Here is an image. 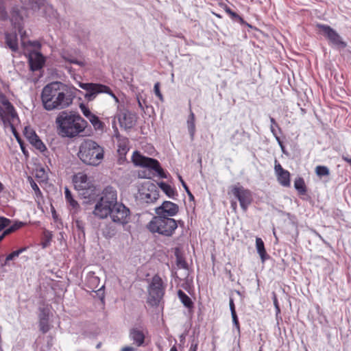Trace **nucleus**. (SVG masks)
<instances>
[{
	"label": "nucleus",
	"instance_id": "obj_1",
	"mask_svg": "<svg viewBox=\"0 0 351 351\" xmlns=\"http://www.w3.org/2000/svg\"><path fill=\"white\" fill-rule=\"evenodd\" d=\"M78 85L86 91L85 93L60 82H53L46 85L41 94V99L45 109L52 110L68 107L72 104L77 91L83 95L88 101H93L99 94L104 93L110 95L117 104L119 103L117 97L108 86L104 84L79 82Z\"/></svg>",
	"mask_w": 351,
	"mask_h": 351
},
{
	"label": "nucleus",
	"instance_id": "obj_2",
	"mask_svg": "<svg viewBox=\"0 0 351 351\" xmlns=\"http://www.w3.org/2000/svg\"><path fill=\"white\" fill-rule=\"evenodd\" d=\"M58 134L62 137L73 138L82 132L87 122L77 113L61 112L56 119Z\"/></svg>",
	"mask_w": 351,
	"mask_h": 351
},
{
	"label": "nucleus",
	"instance_id": "obj_3",
	"mask_svg": "<svg viewBox=\"0 0 351 351\" xmlns=\"http://www.w3.org/2000/svg\"><path fill=\"white\" fill-rule=\"evenodd\" d=\"M77 155L84 164L97 166L104 158V149L95 141L87 139L81 143Z\"/></svg>",
	"mask_w": 351,
	"mask_h": 351
},
{
	"label": "nucleus",
	"instance_id": "obj_4",
	"mask_svg": "<svg viewBox=\"0 0 351 351\" xmlns=\"http://www.w3.org/2000/svg\"><path fill=\"white\" fill-rule=\"evenodd\" d=\"M118 204L117 191L110 186H106L102 191L100 197L97 201L93 212L94 215L101 218H106L110 208Z\"/></svg>",
	"mask_w": 351,
	"mask_h": 351
},
{
	"label": "nucleus",
	"instance_id": "obj_5",
	"mask_svg": "<svg viewBox=\"0 0 351 351\" xmlns=\"http://www.w3.org/2000/svg\"><path fill=\"white\" fill-rule=\"evenodd\" d=\"M147 228L152 233L171 237L178 228V223L171 217L156 215L148 223Z\"/></svg>",
	"mask_w": 351,
	"mask_h": 351
},
{
	"label": "nucleus",
	"instance_id": "obj_6",
	"mask_svg": "<svg viewBox=\"0 0 351 351\" xmlns=\"http://www.w3.org/2000/svg\"><path fill=\"white\" fill-rule=\"evenodd\" d=\"M165 291V285L158 275L152 278L147 287V303L152 306H157L162 300Z\"/></svg>",
	"mask_w": 351,
	"mask_h": 351
},
{
	"label": "nucleus",
	"instance_id": "obj_7",
	"mask_svg": "<svg viewBox=\"0 0 351 351\" xmlns=\"http://www.w3.org/2000/svg\"><path fill=\"white\" fill-rule=\"evenodd\" d=\"M2 104L5 107L0 106V118L5 128L10 127L14 136L19 139L18 133L14 125L19 121V118L11 103L5 99L2 100ZM19 141V140H18Z\"/></svg>",
	"mask_w": 351,
	"mask_h": 351
},
{
	"label": "nucleus",
	"instance_id": "obj_8",
	"mask_svg": "<svg viewBox=\"0 0 351 351\" xmlns=\"http://www.w3.org/2000/svg\"><path fill=\"white\" fill-rule=\"evenodd\" d=\"M132 162L136 166L147 167L154 170L160 178H167V176L160 167L159 162L156 159L144 156L138 152L136 151L132 155Z\"/></svg>",
	"mask_w": 351,
	"mask_h": 351
},
{
	"label": "nucleus",
	"instance_id": "obj_9",
	"mask_svg": "<svg viewBox=\"0 0 351 351\" xmlns=\"http://www.w3.org/2000/svg\"><path fill=\"white\" fill-rule=\"evenodd\" d=\"M316 27L318 32L325 36L332 46L339 49H343L346 47V43L343 40L341 36L329 25L318 23Z\"/></svg>",
	"mask_w": 351,
	"mask_h": 351
},
{
	"label": "nucleus",
	"instance_id": "obj_10",
	"mask_svg": "<svg viewBox=\"0 0 351 351\" xmlns=\"http://www.w3.org/2000/svg\"><path fill=\"white\" fill-rule=\"evenodd\" d=\"M159 198V191L156 186L147 182L145 183L139 190V200L142 203L152 204Z\"/></svg>",
	"mask_w": 351,
	"mask_h": 351
},
{
	"label": "nucleus",
	"instance_id": "obj_11",
	"mask_svg": "<svg viewBox=\"0 0 351 351\" xmlns=\"http://www.w3.org/2000/svg\"><path fill=\"white\" fill-rule=\"evenodd\" d=\"M130 215V211L129 208L123 204L118 203L110 208L108 215H110L114 223L124 225L128 223Z\"/></svg>",
	"mask_w": 351,
	"mask_h": 351
},
{
	"label": "nucleus",
	"instance_id": "obj_12",
	"mask_svg": "<svg viewBox=\"0 0 351 351\" xmlns=\"http://www.w3.org/2000/svg\"><path fill=\"white\" fill-rule=\"evenodd\" d=\"M230 189L231 193L237 198L241 207L244 211H245L252 202L250 191L244 189V187L239 184L237 185L232 186Z\"/></svg>",
	"mask_w": 351,
	"mask_h": 351
},
{
	"label": "nucleus",
	"instance_id": "obj_13",
	"mask_svg": "<svg viewBox=\"0 0 351 351\" xmlns=\"http://www.w3.org/2000/svg\"><path fill=\"white\" fill-rule=\"evenodd\" d=\"M179 210L178 206L169 201H165L161 206L155 208L157 215L166 216L168 217L175 216Z\"/></svg>",
	"mask_w": 351,
	"mask_h": 351
},
{
	"label": "nucleus",
	"instance_id": "obj_14",
	"mask_svg": "<svg viewBox=\"0 0 351 351\" xmlns=\"http://www.w3.org/2000/svg\"><path fill=\"white\" fill-rule=\"evenodd\" d=\"M39 329L43 333H47L51 328L49 319L50 308L48 306H40L38 308Z\"/></svg>",
	"mask_w": 351,
	"mask_h": 351
},
{
	"label": "nucleus",
	"instance_id": "obj_15",
	"mask_svg": "<svg viewBox=\"0 0 351 351\" xmlns=\"http://www.w3.org/2000/svg\"><path fill=\"white\" fill-rule=\"evenodd\" d=\"M45 61L44 56L40 52L32 51L28 54V62L30 70L32 71L42 69Z\"/></svg>",
	"mask_w": 351,
	"mask_h": 351
},
{
	"label": "nucleus",
	"instance_id": "obj_16",
	"mask_svg": "<svg viewBox=\"0 0 351 351\" xmlns=\"http://www.w3.org/2000/svg\"><path fill=\"white\" fill-rule=\"evenodd\" d=\"M77 189L80 195L86 199L84 203L94 202L98 196L97 190L93 184H88L86 187H78Z\"/></svg>",
	"mask_w": 351,
	"mask_h": 351
},
{
	"label": "nucleus",
	"instance_id": "obj_17",
	"mask_svg": "<svg viewBox=\"0 0 351 351\" xmlns=\"http://www.w3.org/2000/svg\"><path fill=\"white\" fill-rule=\"evenodd\" d=\"M118 120L120 126L125 130L131 129L136 123L135 115L128 110L122 112L119 115Z\"/></svg>",
	"mask_w": 351,
	"mask_h": 351
},
{
	"label": "nucleus",
	"instance_id": "obj_18",
	"mask_svg": "<svg viewBox=\"0 0 351 351\" xmlns=\"http://www.w3.org/2000/svg\"><path fill=\"white\" fill-rule=\"evenodd\" d=\"M275 173L277 176L278 182L283 186H290V173L284 169L280 163H278L276 160L274 167Z\"/></svg>",
	"mask_w": 351,
	"mask_h": 351
},
{
	"label": "nucleus",
	"instance_id": "obj_19",
	"mask_svg": "<svg viewBox=\"0 0 351 351\" xmlns=\"http://www.w3.org/2000/svg\"><path fill=\"white\" fill-rule=\"evenodd\" d=\"M5 43L13 53H19L18 36L16 32L5 33Z\"/></svg>",
	"mask_w": 351,
	"mask_h": 351
},
{
	"label": "nucleus",
	"instance_id": "obj_20",
	"mask_svg": "<svg viewBox=\"0 0 351 351\" xmlns=\"http://www.w3.org/2000/svg\"><path fill=\"white\" fill-rule=\"evenodd\" d=\"M130 338L136 346H143L145 341V335L138 328H132L130 332Z\"/></svg>",
	"mask_w": 351,
	"mask_h": 351
},
{
	"label": "nucleus",
	"instance_id": "obj_21",
	"mask_svg": "<svg viewBox=\"0 0 351 351\" xmlns=\"http://www.w3.org/2000/svg\"><path fill=\"white\" fill-rule=\"evenodd\" d=\"M256 247L257 252L261 257L262 263H264L267 259L269 258V256L266 252L264 242L259 237L256 239Z\"/></svg>",
	"mask_w": 351,
	"mask_h": 351
},
{
	"label": "nucleus",
	"instance_id": "obj_22",
	"mask_svg": "<svg viewBox=\"0 0 351 351\" xmlns=\"http://www.w3.org/2000/svg\"><path fill=\"white\" fill-rule=\"evenodd\" d=\"M64 194L66 201L71 209L73 210L74 213H77L80 209V205L77 202L73 199L71 192L69 190V189L65 188Z\"/></svg>",
	"mask_w": 351,
	"mask_h": 351
},
{
	"label": "nucleus",
	"instance_id": "obj_23",
	"mask_svg": "<svg viewBox=\"0 0 351 351\" xmlns=\"http://www.w3.org/2000/svg\"><path fill=\"white\" fill-rule=\"evenodd\" d=\"M195 117L192 110H190V114L188 117L186 124L189 130V133L191 136V139L193 141L194 139V136L195 133Z\"/></svg>",
	"mask_w": 351,
	"mask_h": 351
},
{
	"label": "nucleus",
	"instance_id": "obj_24",
	"mask_svg": "<svg viewBox=\"0 0 351 351\" xmlns=\"http://www.w3.org/2000/svg\"><path fill=\"white\" fill-rule=\"evenodd\" d=\"M116 226L112 223H108L102 228V234L106 239L112 238L117 234Z\"/></svg>",
	"mask_w": 351,
	"mask_h": 351
},
{
	"label": "nucleus",
	"instance_id": "obj_25",
	"mask_svg": "<svg viewBox=\"0 0 351 351\" xmlns=\"http://www.w3.org/2000/svg\"><path fill=\"white\" fill-rule=\"evenodd\" d=\"M162 191L170 198L175 199L177 195L176 191L168 184L161 182L158 184Z\"/></svg>",
	"mask_w": 351,
	"mask_h": 351
},
{
	"label": "nucleus",
	"instance_id": "obj_26",
	"mask_svg": "<svg viewBox=\"0 0 351 351\" xmlns=\"http://www.w3.org/2000/svg\"><path fill=\"white\" fill-rule=\"evenodd\" d=\"M23 3L27 5L29 8L36 10H39L45 2V0H21Z\"/></svg>",
	"mask_w": 351,
	"mask_h": 351
},
{
	"label": "nucleus",
	"instance_id": "obj_27",
	"mask_svg": "<svg viewBox=\"0 0 351 351\" xmlns=\"http://www.w3.org/2000/svg\"><path fill=\"white\" fill-rule=\"evenodd\" d=\"M178 295L182 303L186 308H191L193 306L191 299L182 290L178 291Z\"/></svg>",
	"mask_w": 351,
	"mask_h": 351
},
{
	"label": "nucleus",
	"instance_id": "obj_28",
	"mask_svg": "<svg viewBox=\"0 0 351 351\" xmlns=\"http://www.w3.org/2000/svg\"><path fill=\"white\" fill-rule=\"evenodd\" d=\"M294 187L301 195H304L306 193V187L304 180L302 178H298L294 181Z\"/></svg>",
	"mask_w": 351,
	"mask_h": 351
},
{
	"label": "nucleus",
	"instance_id": "obj_29",
	"mask_svg": "<svg viewBox=\"0 0 351 351\" xmlns=\"http://www.w3.org/2000/svg\"><path fill=\"white\" fill-rule=\"evenodd\" d=\"M225 10L230 15V16L231 17V19L232 20H234L235 21H238L241 24H245L249 27H251L239 14H237L236 12H233L229 7L226 6Z\"/></svg>",
	"mask_w": 351,
	"mask_h": 351
},
{
	"label": "nucleus",
	"instance_id": "obj_30",
	"mask_svg": "<svg viewBox=\"0 0 351 351\" xmlns=\"http://www.w3.org/2000/svg\"><path fill=\"white\" fill-rule=\"evenodd\" d=\"M89 121L92 123L94 128L95 130H102L104 128V123L101 122L98 117L95 115L94 114L90 116V117L88 119Z\"/></svg>",
	"mask_w": 351,
	"mask_h": 351
},
{
	"label": "nucleus",
	"instance_id": "obj_31",
	"mask_svg": "<svg viewBox=\"0 0 351 351\" xmlns=\"http://www.w3.org/2000/svg\"><path fill=\"white\" fill-rule=\"evenodd\" d=\"M61 57L62 59L66 62H69V63L75 64L81 66H83L85 64L84 62L77 60L65 52L62 53Z\"/></svg>",
	"mask_w": 351,
	"mask_h": 351
},
{
	"label": "nucleus",
	"instance_id": "obj_32",
	"mask_svg": "<svg viewBox=\"0 0 351 351\" xmlns=\"http://www.w3.org/2000/svg\"><path fill=\"white\" fill-rule=\"evenodd\" d=\"M27 247H24L22 248H20L18 250L14 251L12 253H10V254H8L6 256L4 265H6L8 261L14 260L15 258L18 257L21 253L25 252L27 250Z\"/></svg>",
	"mask_w": 351,
	"mask_h": 351
},
{
	"label": "nucleus",
	"instance_id": "obj_33",
	"mask_svg": "<svg viewBox=\"0 0 351 351\" xmlns=\"http://www.w3.org/2000/svg\"><path fill=\"white\" fill-rule=\"evenodd\" d=\"M315 173L317 176L319 177H323V176H328L330 174L329 169L326 166H322L319 165L317 166L315 168Z\"/></svg>",
	"mask_w": 351,
	"mask_h": 351
},
{
	"label": "nucleus",
	"instance_id": "obj_34",
	"mask_svg": "<svg viewBox=\"0 0 351 351\" xmlns=\"http://www.w3.org/2000/svg\"><path fill=\"white\" fill-rule=\"evenodd\" d=\"M36 149H38L40 152H44L46 149V147L45 144L42 142V141L39 138L38 136L35 138L34 140L30 143Z\"/></svg>",
	"mask_w": 351,
	"mask_h": 351
},
{
	"label": "nucleus",
	"instance_id": "obj_35",
	"mask_svg": "<svg viewBox=\"0 0 351 351\" xmlns=\"http://www.w3.org/2000/svg\"><path fill=\"white\" fill-rule=\"evenodd\" d=\"M24 134L25 136H26V138L28 139V141H29V143H32L35 138H37V134H36V132L32 130L31 128H25V130H24Z\"/></svg>",
	"mask_w": 351,
	"mask_h": 351
},
{
	"label": "nucleus",
	"instance_id": "obj_36",
	"mask_svg": "<svg viewBox=\"0 0 351 351\" xmlns=\"http://www.w3.org/2000/svg\"><path fill=\"white\" fill-rule=\"evenodd\" d=\"M176 263L179 268L188 269V264L184 258L180 255L178 253H176Z\"/></svg>",
	"mask_w": 351,
	"mask_h": 351
},
{
	"label": "nucleus",
	"instance_id": "obj_37",
	"mask_svg": "<svg viewBox=\"0 0 351 351\" xmlns=\"http://www.w3.org/2000/svg\"><path fill=\"white\" fill-rule=\"evenodd\" d=\"M80 181H77L76 182V185L75 186L77 188L78 187H86L89 183H88V177L86 175H82L80 177Z\"/></svg>",
	"mask_w": 351,
	"mask_h": 351
},
{
	"label": "nucleus",
	"instance_id": "obj_38",
	"mask_svg": "<svg viewBox=\"0 0 351 351\" xmlns=\"http://www.w3.org/2000/svg\"><path fill=\"white\" fill-rule=\"evenodd\" d=\"M178 178H179V180L180 181L182 186L184 187V190L186 191V192L189 197L190 201H193L195 197H194L193 195L191 193V192L190 191L186 182L183 180L181 176H178Z\"/></svg>",
	"mask_w": 351,
	"mask_h": 351
},
{
	"label": "nucleus",
	"instance_id": "obj_39",
	"mask_svg": "<svg viewBox=\"0 0 351 351\" xmlns=\"http://www.w3.org/2000/svg\"><path fill=\"white\" fill-rule=\"evenodd\" d=\"M10 223L11 221L9 219H7L3 217H0V232L5 228L8 226Z\"/></svg>",
	"mask_w": 351,
	"mask_h": 351
},
{
	"label": "nucleus",
	"instance_id": "obj_40",
	"mask_svg": "<svg viewBox=\"0 0 351 351\" xmlns=\"http://www.w3.org/2000/svg\"><path fill=\"white\" fill-rule=\"evenodd\" d=\"M80 108L83 112V114L88 119L90 116H92L93 114L90 112V110L86 108L84 105H80Z\"/></svg>",
	"mask_w": 351,
	"mask_h": 351
},
{
	"label": "nucleus",
	"instance_id": "obj_41",
	"mask_svg": "<svg viewBox=\"0 0 351 351\" xmlns=\"http://www.w3.org/2000/svg\"><path fill=\"white\" fill-rule=\"evenodd\" d=\"M232 318V322L235 328H237L239 333H240V326L237 313L231 314Z\"/></svg>",
	"mask_w": 351,
	"mask_h": 351
},
{
	"label": "nucleus",
	"instance_id": "obj_42",
	"mask_svg": "<svg viewBox=\"0 0 351 351\" xmlns=\"http://www.w3.org/2000/svg\"><path fill=\"white\" fill-rule=\"evenodd\" d=\"M8 18V13L5 7L0 3V19L5 20Z\"/></svg>",
	"mask_w": 351,
	"mask_h": 351
},
{
	"label": "nucleus",
	"instance_id": "obj_43",
	"mask_svg": "<svg viewBox=\"0 0 351 351\" xmlns=\"http://www.w3.org/2000/svg\"><path fill=\"white\" fill-rule=\"evenodd\" d=\"M273 302H274V305L276 308V315H278L280 313V308L278 302V300H277V298H276V295L275 293H274Z\"/></svg>",
	"mask_w": 351,
	"mask_h": 351
},
{
	"label": "nucleus",
	"instance_id": "obj_44",
	"mask_svg": "<svg viewBox=\"0 0 351 351\" xmlns=\"http://www.w3.org/2000/svg\"><path fill=\"white\" fill-rule=\"evenodd\" d=\"M25 225V223L22 221H16L14 224L10 226L11 228H13V230L16 231V230L21 228V227L24 226Z\"/></svg>",
	"mask_w": 351,
	"mask_h": 351
},
{
	"label": "nucleus",
	"instance_id": "obj_45",
	"mask_svg": "<svg viewBox=\"0 0 351 351\" xmlns=\"http://www.w3.org/2000/svg\"><path fill=\"white\" fill-rule=\"evenodd\" d=\"M31 186H32V189L34 191V192L36 193V195L41 193L38 186L36 184V183L35 182H34V181L31 182Z\"/></svg>",
	"mask_w": 351,
	"mask_h": 351
},
{
	"label": "nucleus",
	"instance_id": "obj_46",
	"mask_svg": "<svg viewBox=\"0 0 351 351\" xmlns=\"http://www.w3.org/2000/svg\"><path fill=\"white\" fill-rule=\"evenodd\" d=\"M270 130H271V133L274 134V136H275L276 139L278 141L279 144L280 145L281 147L283 148L282 147V145L280 142V138L278 136L277 134H276V130L274 128V125H271L270 126Z\"/></svg>",
	"mask_w": 351,
	"mask_h": 351
},
{
	"label": "nucleus",
	"instance_id": "obj_47",
	"mask_svg": "<svg viewBox=\"0 0 351 351\" xmlns=\"http://www.w3.org/2000/svg\"><path fill=\"white\" fill-rule=\"evenodd\" d=\"M229 306H230V311H231V314L236 313L234 300H233V299L232 298H230Z\"/></svg>",
	"mask_w": 351,
	"mask_h": 351
},
{
	"label": "nucleus",
	"instance_id": "obj_48",
	"mask_svg": "<svg viewBox=\"0 0 351 351\" xmlns=\"http://www.w3.org/2000/svg\"><path fill=\"white\" fill-rule=\"evenodd\" d=\"M19 34H21V45L25 47V37L26 36L25 32H22V29L19 28Z\"/></svg>",
	"mask_w": 351,
	"mask_h": 351
},
{
	"label": "nucleus",
	"instance_id": "obj_49",
	"mask_svg": "<svg viewBox=\"0 0 351 351\" xmlns=\"http://www.w3.org/2000/svg\"><path fill=\"white\" fill-rule=\"evenodd\" d=\"M154 93L156 94V95L157 96L158 95H160L161 93H160V83L159 82H156L155 84H154Z\"/></svg>",
	"mask_w": 351,
	"mask_h": 351
},
{
	"label": "nucleus",
	"instance_id": "obj_50",
	"mask_svg": "<svg viewBox=\"0 0 351 351\" xmlns=\"http://www.w3.org/2000/svg\"><path fill=\"white\" fill-rule=\"evenodd\" d=\"M14 231L13 230V228H11L10 226L5 229L3 232L4 233V235L7 236L12 232H14Z\"/></svg>",
	"mask_w": 351,
	"mask_h": 351
},
{
	"label": "nucleus",
	"instance_id": "obj_51",
	"mask_svg": "<svg viewBox=\"0 0 351 351\" xmlns=\"http://www.w3.org/2000/svg\"><path fill=\"white\" fill-rule=\"evenodd\" d=\"M135 350L132 346H125L122 348L121 351H134Z\"/></svg>",
	"mask_w": 351,
	"mask_h": 351
},
{
	"label": "nucleus",
	"instance_id": "obj_52",
	"mask_svg": "<svg viewBox=\"0 0 351 351\" xmlns=\"http://www.w3.org/2000/svg\"><path fill=\"white\" fill-rule=\"evenodd\" d=\"M197 343H192L189 351H197Z\"/></svg>",
	"mask_w": 351,
	"mask_h": 351
},
{
	"label": "nucleus",
	"instance_id": "obj_53",
	"mask_svg": "<svg viewBox=\"0 0 351 351\" xmlns=\"http://www.w3.org/2000/svg\"><path fill=\"white\" fill-rule=\"evenodd\" d=\"M270 121L271 125H276L279 130H280L278 125L277 124V123L276 122L275 119L273 117H270Z\"/></svg>",
	"mask_w": 351,
	"mask_h": 351
},
{
	"label": "nucleus",
	"instance_id": "obj_54",
	"mask_svg": "<svg viewBox=\"0 0 351 351\" xmlns=\"http://www.w3.org/2000/svg\"><path fill=\"white\" fill-rule=\"evenodd\" d=\"M76 225H77V227L78 228V229H80V230L82 229V224H81V223L80 221H76Z\"/></svg>",
	"mask_w": 351,
	"mask_h": 351
},
{
	"label": "nucleus",
	"instance_id": "obj_55",
	"mask_svg": "<svg viewBox=\"0 0 351 351\" xmlns=\"http://www.w3.org/2000/svg\"><path fill=\"white\" fill-rule=\"evenodd\" d=\"M157 97L159 98V99L162 102L164 101V97L162 95V93H160V95H158Z\"/></svg>",
	"mask_w": 351,
	"mask_h": 351
},
{
	"label": "nucleus",
	"instance_id": "obj_56",
	"mask_svg": "<svg viewBox=\"0 0 351 351\" xmlns=\"http://www.w3.org/2000/svg\"><path fill=\"white\" fill-rule=\"evenodd\" d=\"M157 97L159 98V99L162 102L164 101V97L162 95V93H160V95H158Z\"/></svg>",
	"mask_w": 351,
	"mask_h": 351
},
{
	"label": "nucleus",
	"instance_id": "obj_57",
	"mask_svg": "<svg viewBox=\"0 0 351 351\" xmlns=\"http://www.w3.org/2000/svg\"><path fill=\"white\" fill-rule=\"evenodd\" d=\"M231 206H232V207L234 209H235V208H237V202H232L231 203Z\"/></svg>",
	"mask_w": 351,
	"mask_h": 351
},
{
	"label": "nucleus",
	"instance_id": "obj_58",
	"mask_svg": "<svg viewBox=\"0 0 351 351\" xmlns=\"http://www.w3.org/2000/svg\"><path fill=\"white\" fill-rule=\"evenodd\" d=\"M5 237L4 235V233L3 232L1 235H0V242L3 239V238Z\"/></svg>",
	"mask_w": 351,
	"mask_h": 351
},
{
	"label": "nucleus",
	"instance_id": "obj_59",
	"mask_svg": "<svg viewBox=\"0 0 351 351\" xmlns=\"http://www.w3.org/2000/svg\"><path fill=\"white\" fill-rule=\"evenodd\" d=\"M170 351H178V350H177V348H176V346H173V347L171 348Z\"/></svg>",
	"mask_w": 351,
	"mask_h": 351
},
{
	"label": "nucleus",
	"instance_id": "obj_60",
	"mask_svg": "<svg viewBox=\"0 0 351 351\" xmlns=\"http://www.w3.org/2000/svg\"><path fill=\"white\" fill-rule=\"evenodd\" d=\"M28 43L30 45H32V46H36V45L35 43H32L31 41H29Z\"/></svg>",
	"mask_w": 351,
	"mask_h": 351
},
{
	"label": "nucleus",
	"instance_id": "obj_61",
	"mask_svg": "<svg viewBox=\"0 0 351 351\" xmlns=\"http://www.w3.org/2000/svg\"><path fill=\"white\" fill-rule=\"evenodd\" d=\"M0 351H3L1 348V339H0Z\"/></svg>",
	"mask_w": 351,
	"mask_h": 351
},
{
	"label": "nucleus",
	"instance_id": "obj_62",
	"mask_svg": "<svg viewBox=\"0 0 351 351\" xmlns=\"http://www.w3.org/2000/svg\"><path fill=\"white\" fill-rule=\"evenodd\" d=\"M138 106H139L140 108H143L141 102L140 101V100H138Z\"/></svg>",
	"mask_w": 351,
	"mask_h": 351
},
{
	"label": "nucleus",
	"instance_id": "obj_63",
	"mask_svg": "<svg viewBox=\"0 0 351 351\" xmlns=\"http://www.w3.org/2000/svg\"><path fill=\"white\" fill-rule=\"evenodd\" d=\"M343 159L347 162V160H350V158L343 157Z\"/></svg>",
	"mask_w": 351,
	"mask_h": 351
},
{
	"label": "nucleus",
	"instance_id": "obj_64",
	"mask_svg": "<svg viewBox=\"0 0 351 351\" xmlns=\"http://www.w3.org/2000/svg\"><path fill=\"white\" fill-rule=\"evenodd\" d=\"M347 162L351 165V159L347 160Z\"/></svg>",
	"mask_w": 351,
	"mask_h": 351
}]
</instances>
